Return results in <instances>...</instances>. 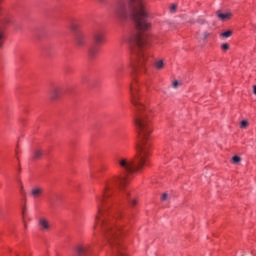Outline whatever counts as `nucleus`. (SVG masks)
<instances>
[{"instance_id":"f257e3e1","label":"nucleus","mask_w":256,"mask_h":256,"mask_svg":"<svg viewBox=\"0 0 256 256\" xmlns=\"http://www.w3.org/2000/svg\"><path fill=\"white\" fill-rule=\"evenodd\" d=\"M130 91L132 105L136 109L134 123L138 133L137 155L136 160L120 158L118 165L125 173H137L149 163V149H151V138L149 136L152 133L151 120L153 119V112L139 101L135 86H131Z\"/></svg>"},{"instance_id":"6e6552de","label":"nucleus","mask_w":256,"mask_h":256,"mask_svg":"<svg viewBox=\"0 0 256 256\" xmlns=\"http://www.w3.org/2000/svg\"><path fill=\"white\" fill-rule=\"evenodd\" d=\"M38 225L40 231H49L51 229V223L49 220H47V218H40L38 220Z\"/></svg>"},{"instance_id":"4be33fe9","label":"nucleus","mask_w":256,"mask_h":256,"mask_svg":"<svg viewBox=\"0 0 256 256\" xmlns=\"http://www.w3.org/2000/svg\"><path fill=\"white\" fill-rule=\"evenodd\" d=\"M20 193L21 195H23L25 197V195H27V193L25 192V188L23 187V184L20 185Z\"/></svg>"},{"instance_id":"7ed1b4c3","label":"nucleus","mask_w":256,"mask_h":256,"mask_svg":"<svg viewBox=\"0 0 256 256\" xmlns=\"http://www.w3.org/2000/svg\"><path fill=\"white\" fill-rule=\"evenodd\" d=\"M130 3H136L132 17L139 31H148L151 29V23L147 21L149 14L147 13V5L141 0H130Z\"/></svg>"},{"instance_id":"20e7f679","label":"nucleus","mask_w":256,"mask_h":256,"mask_svg":"<svg viewBox=\"0 0 256 256\" xmlns=\"http://www.w3.org/2000/svg\"><path fill=\"white\" fill-rule=\"evenodd\" d=\"M133 43H135L138 47V51L136 52V56L138 58L139 63L145 62V60L149 57L145 49H149L151 46V37L149 34H139L135 36Z\"/></svg>"},{"instance_id":"bb28decb","label":"nucleus","mask_w":256,"mask_h":256,"mask_svg":"<svg viewBox=\"0 0 256 256\" xmlns=\"http://www.w3.org/2000/svg\"><path fill=\"white\" fill-rule=\"evenodd\" d=\"M132 205H137V201L136 200H132Z\"/></svg>"},{"instance_id":"c85d7f7f","label":"nucleus","mask_w":256,"mask_h":256,"mask_svg":"<svg viewBox=\"0 0 256 256\" xmlns=\"http://www.w3.org/2000/svg\"><path fill=\"white\" fill-rule=\"evenodd\" d=\"M117 203H119L117 200L113 201V205H117Z\"/></svg>"},{"instance_id":"f3484780","label":"nucleus","mask_w":256,"mask_h":256,"mask_svg":"<svg viewBox=\"0 0 256 256\" xmlns=\"http://www.w3.org/2000/svg\"><path fill=\"white\" fill-rule=\"evenodd\" d=\"M249 125V122L247 120H243L241 123H240V127L241 129H247V126Z\"/></svg>"},{"instance_id":"39448f33","label":"nucleus","mask_w":256,"mask_h":256,"mask_svg":"<svg viewBox=\"0 0 256 256\" xmlns=\"http://www.w3.org/2000/svg\"><path fill=\"white\" fill-rule=\"evenodd\" d=\"M114 15L119 21H126L129 17V12L127 11V1L117 0L114 4Z\"/></svg>"},{"instance_id":"412c9836","label":"nucleus","mask_w":256,"mask_h":256,"mask_svg":"<svg viewBox=\"0 0 256 256\" xmlns=\"http://www.w3.org/2000/svg\"><path fill=\"white\" fill-rule=\"evenodd\" d=\"M221 49H222L223 51H229V44H227V43L222 44V45H221Z\"/></svg>"},{"instance_id":"1a4fd4ad","label":"nucleus","mask_w":256,"mask_h":256,"mask_svg":"<svg viewBox=\"0 0 256 256\" xmlns=\"http://www.w3.org/2000/svg\"><path fill=\"white\" fill-rule=\"evenodd\" d=\"M30 195L33 199H39L43 195V188L41 186H35L31 189Z\"/></svg>"},{"instance_id":"ddd939ff","label":"nucleus","mask_w":256,"mask_h":256,"mask_svg":"<svg viewBox=\"0 0 256 256\" xmlns=\"http://www.w3.org/2000/svg\"><path fill=\"white\" fill-rule=\"evenodd\" d=\"M70 31H73L74 33H79L80 31H79V23H77V22H72L71 24H70Z\"/></svg>"},{"instance_id":"f8f14e48","label":"nucleus","mask_w":256,"mask_h":256,"mask_svg":"<svg viewBox=\"0 0 256 256\" xmlns=\"http://www.w3.org/2000/svg\"><path fill=\"white\" fill-rule=\"evenodd\" d=\"M76 253L78 256H86L87 253H89V247L88 246H78L76 248Z\"/></svg>"},{"instance_id":"393cba45","label":"nucleus","mask_w":256,"mask_h":256,"mask_svg":"<svg viewBox=\"0 0 256 256\" xmlns=\"http://www.w3.org/2000/svg\"><path fill=\"white\" fill-rule=\"evenodd\" d=\"M3 39H5V36L0 32V47H3Z\"/></svg>"},{"instance_id":"9d476101","label":"nucleus","mask_w":256,"mask_h":256,"mask_svg":"<svg viewBox=\"0 0 256 256\" xmlns=\"http://www.w3.org/2000/svg\"><path fill=\"white\" fill-rule=\"evenodd\" d=\"M61 97V87H54L50 91L51 101H57Z\"/></svg>"},{"instance_id":"a211bd4d","label":"nucleus","mask_w":256,"mask_h":256,"mask_svg":"<svg viewBox=\"0 0 256 256\" xmlns=\"http://www.w3.org/2000/svg\"><path fill=\"white\" fill-rule=\"evenodd\" d=\"M177 11V4H171L170 5V13H175Z\"/></svg>"},{"instance_id":"2eb2a0df","label":"nucleus","mask_w":256,"mask_h":256,"mask_svg":"<svg viewBox=\"0 0 256 256\" xmlns=\"http://www.w3.org/2000/svg\"><path fill=\"white\" fill-rule=\"evenodd\" d=\"M43 157V151L36 149L34 150V159H41Z\"/></svg>"},{"instance_id":"a878e982","label":"nucleus","mask_w":256,"mask_h":256,"mask_svg":"<svg viewBox=\"0 0 256 256\" xmlns=\"http://www.w3.org/2000/svg\"><path fill=\"white\" fill-rule=\"evenodd\" d=\"M95 53H97V51L93 50V49H90L89 50V55L90 57H95Z\"/></svg>"},{"instance_id":"9b49d317","label":"nucleus","mask_w":256,"mask_h":256,"mask_svg":"<svg viewBox=\"0 0 256 256\" xmlns=\"http://www.w3.org/2000/svg\"><path fill=\"white\" fill-rule=\"evenodd\" d=\"M216 15L220 21H227V19H231L233 17V14L231 12H228L226 14L221 13V10H218L216 12Z\"/></svg>"},{"instance_id":"6ab92c4d","label":"nucleus","mask_w":256,"mask_h":256,"mask_svg":"<svg viewBox=\"0 0 256 256\" xmlns=\"http://www.w3.org/2000/svg\"><path fill=\"white\" fill-rule=\"evenodd\" d=\"M232 161H233L234 164L240 163V162H241V157H239V156H234V157L232 158Z\"/></svg>"},{"instance_id":"cd10ccee","label":"nucleus","mask_w":256,"mask_h":256,"mask_svg":"<svg viewBox=\"0 0 256 256\" xmlns=\"http://www.w3.org/2000/svg\"><path fill=\"white\" fill-rule=\"evenodd\" d=\"M253 93H254V95H256V85L253 88Z\"/></svg>"},{"instance_id":"aec40b11","label":"nucleus","mask_w":256,"mask_h":256,"mask_svg":"<svg viewBox=\"0 0 256 256\" xmlns=\"http://www.w3.org/2000/svg\"><path fill=\"white\" fill-rule=\"evenodd\" d=\"M209 37H211V33L209 32H204L203 35H202V39L205 40V39H209Z\"/></svg>"},{"instance_id":"5701e85b","label":"nucleus","mask_w":256,"mask_h":256,"mask_svg":"<svg viewBox=\"0 0 256 256\" xmlns=\"http://www.w3.org/2000/svg\"><path fill=\"white\" fill-rule=\"evenodd\" d=\"M162 201H169V194H167V193H164V194H162Z\"/></svg>"},{"instance_id":"f03ea898","label":"nucleus","mask_w":256,"mask_h":256,"mask_svg":"<svg viewBox=\"0 0 256 256\" xmlns=\"http://www.w3.org/2000/svg\"><path fill=\"white\" fill-rule=\"evenodd\" d=\"M127 184V178L123 176H114L112 178L107 179L104 182V186L102 188V195L98 196L97 199V214L95 216V222L93 226L94 233L96 231H102L105 237L108 239L114 253L116 256H125L123 253V248L119 243L116 242L117 237L121 235V230L117 227H113V224L109 223L103 217V203H105L106 199H110V197L115 193V189L120 187L123 189Z\"/></svg>"},{"instance_id":"4468645a","label":"nucleus","mask_w":256,"mask_h":256,"mask_svg":"<svg viewBox=\"0 0 256 256\" xmlns=\"http://www.w3.org/2000/svg\"><path fill=\"white\" fill-rule=\"evenodd\" d=\"M165 67V62L163 60H156L155 62V68L158 70H161Z\"/></svg>"},{"instance_id":"dca6fc26","label":"nucleus","mask_w":256,"mask_h":256,"mask_svg":"<svg viewBox=\"0 0 256 256\" xmlns=\"http://www.w3.org/2000/svg\"><path fill=\"white\" fill-rule=\"evenodd\" d=\"M231 35H233V31L228 30V31H226L224 33H221L220 37H224V39H229V37H231Z\"/></svg>"},{"instance_id":"b1692460","label":"nucleus","mask_w":256,"mask_h":256,"mask_svg":"<svg viewBox=\"0 0 256 256\" xmlns=\"http://www.w3.org/2000/svg\"><path fill=\"white\" fill-rule=\"evenodd\" d=\"M180 85H181V83H179V81H174V82L172 83V87H173L174 89H177Z\"/></svg>"},{"instance_id":"c756f323","label":"nucleus","mask_w":256,"mask_h":256,"mask_svg":"<svg viewBox=\"0 0 256 256\" xmlns=\"http://www.w3.org/2000/svg\"><path fill=\"white\" fill-rule=\"evenodd\" d=\"M129 65H130V67H132V66H133V63H131V62H130V64H129Z\"/></svg>"},{"instance_id":"0eeeda50","label":"nucleus","mask_w":256,"mask_h":256,"mask_svg":"<svg viewBox=\"0 0 256 256\" xmlns=\"http://www.w3.org/2000/svg\"><path fill=\"white\" fill-rule=\"evenodd\" d=\"M93 41L95 45H101L105 41V34L101 30H96L93 34Z\"/></svg>"},{"instance_id":"423d86ee","label":"nucleus","mask_w":256,"mask_h":256,"mask_svg":"<svg viewBox=\"0 0 256 256\" xmlns=\"http://www.w3.org/2000/svg\"><path fill=\"white\" fill-rule=\"evenodd\" d=\"M74 43L79 49L85 47L87 45V35L83 32H77L74 36Z\"/></svg>"}]
</instances>
